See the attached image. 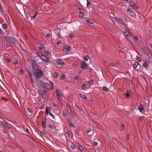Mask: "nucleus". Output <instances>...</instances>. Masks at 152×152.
<instances>
[{
	"mask_svg": "<svg viewBox=\"0 0 152 152\" xmlns=\"http://www.w3.org/2000/svg\"><path fill=\"white\" fill-rule=\"evenodd\" d=\"M115 21L113 20L114 23H117L118 25H117V26L119 28L122 29L123 28L126 29L127 28L126 24L124 23L122 19H120L119 17H116L115 20Z\"/></svg>",
	"mask_w": 152,
	"mask_h": 152,
	"instance_id": "f257e3e1",
	"label": "nucleus"
},
{
	"mask_svg": "<svg viewBox=\"0 0 152 152\" xmlns=\"http://www.w3.org/2000/svg\"><path fill=\"white\" fill-rule=\"evenodd\" d=\"M43 87L48 89V90H53L54 88L53 85V83L51 82L50 83V84L44 83L43 84Z\"/></svg>",
	"mask_w": 152,
	"mask_h": 152,
	"instance_id": "f03ea898",
	"label": "nucleus"
},
{
	"mask_svg": "<svg viewBox=\"0 0 152 152\" xmlns=\"http://www.w3.org/2000/svg\"><path fill=\"white\" fill-rule=\"evenodd\" d=\"M56 97L59 102L61 101L60 97L62 98L63 97V94L61 90H58V89L56 90Z\"/></svg>",
	"mask_w": 152,
	"mask_h": 152,
	"instance_id": "7ed1b4c3",
	"label": "nucleus"
},
{
	"mask_svg": "<svg viewBox=\"0 0 152 152\" xmlns=\"http://www.w3.org/2000/svg\"><path fill=\"white\" fill-rule=\"evenodd\" d=\"M35 75L38 78L41 77L44 75L43 72L40 69L36 71L35 72Z\"/></svg>",
	"mask_w": 152,
	"mask_h": 152,
	"instance_id": "20e7f679",
	"label": "nucleus"
},
{
	"mask_svg": "<svg viewBox=\"0 0 152 152\" xmlns=\"http://www.w3.org/2000/svg\"><path fill=\"white\" fill-rule=\"evenodd\" d=\"M31 65L33 69V70L34 71H36L40 69V68L39 67L38 65L34 61H33L32 62Z\"/></svg>",
	"mask_w": 152,
	"mask_h": 152,
	"instance_id": "39448f33",
	"label": "nucleus"
},
{
	"mask_svg": "<svg viewBox=\"0 0 152 152\" xmlns=\"http://www.w3.org/2000/svg\"><path fill=\"white\" fill-rule=\"evenodd\" d=\"M0 123L4 128H6L9 130L11 129V127L10 125L8 124L5 122L1 121H0Z\"/></svg>",
	"mask_w": 152,
	"mask_h": 152,
	"instance_id": "423d86ee",
	"label": "nucleus"
},
{
	"mask_svg": "<svg viewBox=\"0 0 152 152\" xmlns=\"http://www.w3.org/2000/svg\"><path fill=\"white\" fill-rule=\"evenodd\" d=\"M151 62L148 60H145L143 65V67L145 68L148 67Z\"/></svg>",
	"mask_w": 152,
	"mask_h": 152,
	"instance_id": "0eeeda50",
	"label": "nucleus"
},
{
	"mask_svg": "<svg viewBox=\"0 0 152 152\" xmlns=\"http://www.w3.org/2000/svg\"><path fill=\"white\" fill-rule=\"evenodd\" d=\"M66 107L67 110L69 115L70 116H73V114L72 113L69 105L66 104Z\"/></svg>",
	"mask_w": 152,
	"mask_h": 152,
	"instance_id": "6e6552de",
	"label": "nucleus"
},
{
	"mask_svg": "<svg viewBox=\"0 0 152 152\" xmlns=\"http://www.w3.org/2000/svg\"><path fill=\"white\" fill-rule=\"evenodd\" d=\"M132 38L134 40V42L136 43H139L140 42V40L138 38V36H134L132 35L131 36Z\"/></svg>",
	"mask_w": 152,
	"mask_h": 152,
	"instance_id": "1a4fd4ad",
	"label": "nucleus"
},
{
	"mask_svg": "<svg viewBox=\"0 0 152 152\" xmlns=\"http://www.w3.org/2000/svg\"><path fill=\"white\" fill-rule=\"evenodd\" d=\"M127 12L131 15L134 17L136 16V14L135 12L130 9H128L127 10Z\"/></svg>",
	"mask_w": 152,
	"mask_h": 152,
	"instance_id": "9d476101",
	"label": "nucleus"
},
{
	"mask_svg": "<svg viewBox=\"0 0 152 152\" xmlns=\"http://www.w3.org/2000/svg\"><path fill=\"white\" fill-rule=\"evenodd\" d=\"M80 68L83 70L86 69H87L86 63L84 61H82Z\"/></svg>",
	"mask_w": 152,
	"mask_h": 152,
	"instance_id": "9b49d317",
	"label": "nucleus"
},
{
	"mask_svg": "<svg viewBox=\"0 0 152 152\" xmlns=\"http://www.w3.org/2000/svg\"><path fill=\"white\" fill-rule=\"evenodd\" d=\"M71 48L69 46H66L63 49V51L64 53H68L71 50Z\"/></svg>",
	"mask_w": 152,
	"mask_h": 152,
	"instance_id": "f8f14e48",
	"label": "nucleus"
},
{
	"mask_svg": "<svg viewBox=\"0 0 152 152\" xmlns=\"http://www.w3.org/2000/svg\"><path fill=\"white\" fill-rule=\"evenodd\" d=\"M56 64L58 65H60L61 66H63L65 64V63L61 59H59L57 60L56 62Z\"/></svg>",
	"mask_w": 152,
	"mask_h": 152,
	"instance_id": "ddd939ff",
	"label": "nucleus"
},
{
	"mask_svg": "<svg viewBox=\"0 0 152 152\" xmlns=\"http://www.w3.org/2000/svg\"><path fill=\"white\" fill-rule=\"evenodd\" d=\"M66 134H67V136L70 139H72L73 137V135L71 131L68 130L66 132Z\"/></svg>",
	"mask_w": 152,
	"mask_h": 152,
	"instance_id": "4468645a",
	"label": "nucleus"
},
{
	"mask_svg": "<svg viewBox=\"0 0 152 152\" xmlns=\"http://www.w3.org/2000/svg\"><path fill=\"white\" fill-rule=\"evenodd\" d=\"M130 4L131 7H132L133 9H138V6L133 1H131Z\"/></svg>",
	"mask_w": 152,
	"mask_h": 152,
	"instance_id": "2eb2a0df",
	"label": "nucleus"
},
{
	"mask_svg": "<svg viewBox=\"0 0 152 152\" xmlns=\"http://www.w3.org/2000/svg\"><path fill=\"white\" fill-rule=\"evenodd\" d=\"M46 119L45 118H43L42 120V125L43 128H45L46 127Z\"/></svg>",
	"mask_w": 152,
	"mask_h": 152,
	"instance_id": "dca6fc26",
	"label": "nucleus"
},
{
	"mask_svg": "<svg viewBox=\"0 0 152 152\" xmlns=\"http://www.w3.org/2000/svg\"><path fill=\"white\" fill-rule=\"evenodd\" d=\"M124 35L125 37H129L131 36V34L129 31H126L124 32Z\"/></svg>",
	"mask_w": 152,
	"mask_h": 152,
	"instance_id": "f3484780",
	"label": "nucleus"
},
{
	"mask_svg": "<svg viewBox=\"0 0 152 152\" xmlns=\"http://www.w3.org/2000/svg\"><path fill=\"white\" fill-rule=\"evenodd\" d=\"M138 108H139V111L141 113L144 112V107L142 104L139 105L138 106Z\"/></svg>",
	"mask_w": 152,
	"mask_h": 152,
	"instance_id": "a211bd4d",
	"label": "nucleus"
},
{
	"mask_svg": "<svg viewBox=\"0 0 152 152\" xmlns=\"http://www.w3.org/2000/svg\"><path fill=\"white\" fill-rule=\"evenodd\" d=\"M45 113L46 114H49V115L51 113V110H50V107H46L45 108Z\"/></svg>",
	"mask_w": 152,
	"mask_h": 152,
	"instance_id": "6ab92c4d",
	"label": "nucleus"
},
{
	"mask_svg": "<svg viewBox=\"0 0 152 152\" xmlns=\"http://www.w3.org/2000/svg\"><path fill=\"white\" fill-rule=\"evenodd\" d=\"M42 58L46 62H48L50 60L49 58L45 55H44L42 56Z\"/></svg>",
	"mask_w": 152,
	"mask_h": 152,
	"instance_id": "aec40b11",
	"label": "nucleus"
},
{
	"mask_svg": "<svg viewBox=\"0 0 152 152\" xmlns=\"http://www.w3.org/2000/svg\"><path fill=\"white\" fill-rule=\"evenodd\" d=\"M86 21L88 24L89 25L92 24L93 23V20H91L87 19L86 20Z\"/></svg>",
	"mask_w": 152,
	"mask_h": 152,
	"instance_id": "412c9836",
	"label": "nucleus"
},
{
	"mask_svg": "<svg viewBox=\"0 0 152 152\" xmlns=\"http://www.w3.org/2000/svg\"><path fill=\"white\" fill-rule=\"evenodd\" d=\"M68 121L69 122V125L72 127H75V125L72 124L70 119L68 120Z\"/></svg>",
	"mask_w": 152,
	"mask_h": 152,
	"instance_id": "4be33fe9",
	"label": "nucleus"
},
{
	"mask_svg": "<svg viewBox=\"0 0 152 152\" xmlns=\"http://www.w3.org/2000/svg\"><path fill=\"white\" fill-rule=\"evenodd\" d=\"M45 97L43 96V95H42V97H41L40 102L42 103H43L45 102Z\"/></svg>",
	"mask_w": 152,
	"mask_h": 152,
	"instance_id": "5701e85b",
	"label": "nucleus"
},
{
	"mask_svg": "<svg viewBox=\"0 0 152 152\" xmlns=\"http://www.w3.org/2000/svg\"><path fill=\"white\" fill-rule=\"evenodd\" d=\"M139 63L137 62H134L133 63V66L134 68H136L138 65H139Z\"/></svg>",
	"mask_w": 152,
	"mask_h": 152,
	"instance_id": "b1692460",
	"label": "nucleus"
},
{
	"mask_svg": "<svg viewBox=\"0 0 152 152\" xmlns=\"http://www.w3.org/2000/svg\"><path fill=\"white\" fill-rule=\"evenodd\" d=\"M79 15L80 18H82L84 16V13L81 11H80L79 12Z\"/></svg>",
	"mask_w": 152,
	"mask_h": 152,
	"instance_id": "393cba45",
	"label": "nucleus"
},
{
	"mask_svg": "<svg viewBox=\"0 0 152 152\" xmlns=\"http://www.w3.org/2000/svg\"><path fill=\"white\" fill-rule=\"evenodd\" d=\"M2 27L3 29H6L7 28L8 26L6 23H4L2 25Z\"/></svg>",
	"mask_w": 152,
	"mask_h": 152,
	"instance_id": "a878e982",
	"label": "nucleus"
},
{
	"mask_svg": "<svg viewBox=\"0 0 152 152\" xmlns=\"http://www.w3.org/2000/svg\"><path fill=\"white\" fill-rule=\"evenodd\" d=\"M48 126L50 128L53 129H54L55 128V126L51 124H49L48 125Z\"/></svg>",
	"mask_w": 152,
	"mask_h": 152,
	"instance_id": "bb28decb",
	"label": "nucleus"
},
{
	"mask_svg": "<svg viewBox=\"0 0 152 152\" xmlns=\"http://www.w3.org/2000/svg\"><path fill=\"white\" fill-rule=\"evenodd\" d=\"M79 96L81 98H82L83 99H86L85 96L83 94H80Z\"/></svg>",
	"mask_w": 152,
	"mask_h": 152,
	"instance_id": "cd10ccee",
	"label": "nucleus"
},
{
	"mask_svg": "<svg viewBox=\"0 0 152 152\" xmlns=\"http://www.w3.org/2000/svg\"><path fill=\"white\" fill-rule=\"evenodd\" d=\"M88 58V56L87 55H86L84 56V59L85 61H87Z\"/></svg>",
	"mask_w": 152,
	"mask_h": 152,
	"instance_id": "c85d7f7f",
	"label": "nucleus"
},
{
	"mask_svg": "<svg viewBox=\"0 0 152 152\" xmlns=\"http://www.w3.org/2000/svg\"><path fill=\"white\" fill-rule=\"evenodd\" d=\"M39 49L41 50H43L45 49L42 45H40L39 46Z\"/></svg>",
	"mask_w": 152,
	"mask_h": 152,
	"instance_id": "c756f323",
	"label": "nucleus"
},
{
	"mask_svg": "<svg viewBox=\"0 0 152 152\" xmlns=\"http://www.w3.org/2000/svg\"><path fill=\"white\" fill-rule=\"evenodd\" d=\"M53 106L55 108H58L59 107L58 105L55 102H53Z\"/></svg>",
	"mask_w": 152,
	"mask_h": 152,
	"instance_id": "7c9ffc66",
	"label": "nucleus"
},
{
	"mask_svg": "<svg viewBox=\"0 0 152 152\" xmlns=\"http://www.w3.org/2000/svg\"><path fill=\"white\" fill-rule=\"evenodd\" d=\"M79 78V76H75L73 77V80L74 81L77 80Z\"/></svg>",
	"mask_w": 152,
	"mask_h": 152,
	"instance_id": "2f4dec72",
	"label": "nucleus"
},
{
	"mask_svg": "<svg viewBox=\"0 0 152 152\" xmlns=\"http://www.w3.org/2000/svg\"><path fill=\"white\" fill-rule=\"evenodd\" d=\"M71 147L73 149H75V145L73 143H72L71 144Z\"/></svg>",
	"mask_w": 152,
	"mask_h": 152,
	"instance_id": "473e14b6",
	"label": "nucleus"
},
{
	"mask_svg": "<svg viewBox=\"0 0 152 152\" xmlns=\"http://www.w3.org/2000/svg\"><path fill=\"white\" fill-rule=\"evenodd\" d=\"M78 148L79 149L82 151L83 152L84 151L83 148L81 146L79 145L78 146Z\"/></svg>",
	"mask_w": 152,
	"mask_h": 152,
	"instance_id": "72a5a7b5",
	"label": "nucleus"
},
{
	"mask_svg": "<svg viewBox=\"0 0 152 152\" xmlns=\"http://www.w3.org/2000/svg\"><path fill=\"white\" fill-rule=\"evenodd\" d=\"M102 88L104 90V91H109V89H108V88L104 86Z\"/></svg>",
	"mask_w": 152,
	"mask_h": 152,
	"instance_id": "f704fd0d",
	"label": "nucleus"
},
{
	"mask_svg": "<svg viewBox=\"0 0 152 152\" xmlns=\"http://www.w3.org/2000/svg\"><path fill=\"white\" fill-rule=\"evenodd\" d=\"M28 110L31 113H33L34 112L31 109V108H28Z\"/></svg>",
	"mask_w": 152,
	"mask_h": 152,
	"instance_id": "c9c22d12",
	"label": "nucleus"
},
{
	"mask_svg": "<svg viewBox=\"0 0 152 152\" xmlns=\"http://www.w3.org/2000/svg\"><path fill=\"white\" fill-rule=\"evenodd\" d=\"M0 12L1 14L3 13H4V10L1 6H0Z\"/></svg>",
	"mask_w": 152,
	"mask_h": 152,
	"instance_id": "e433bc0d",
	"label": "nucleus"
},
{
	"mask_svg": "<svg viewBox=\"0 0 152 152\" xmlns=\"http://www.w3.org/2000/svg\"><path fill=\"white\" fill-rule=\"evenodd\" d=\"M0 12L1 14L3 13H4V10L1 6H0Z\"/></svg>",
	"mask_w": 152,
	"mask_h": 152,
	"instance_id": "4c0bfd02",
	"label": "nucleus"
},
{
	"mask_svg": "<svg viewBox=\"0 0 152 152\" xmlns=\"http://www.w3.org/2000/svg\"><path fill=\"white\" fill-rule=\"evenodd\" d=\"M44 55L42 53H38V56H39L41 58H42V56Z\"/></svg>",
	"mask_w": 152,
	"mask_h": 152,
	"instance_id": "58836bf2",
	"label": "nucleus"
},
{
	"mask_svg": "<svg viewBox=\"0 0 152 152\" xmlns=\"http://www.w3.org/2000/svg\"><path fill=\"white\" fill-rule=\"evenodd\" d=\"M87 85L86 84H83L82 85V88L84 89L86 88Z\"/></svg>",
	"mask_w": 152,
	"mask_h": 152,
	"instance_id": "ea45409f",
	"label": "nucleus"
},
{
	"mask_svg": "<svg viewBox=\"0 0 152 152\" xmlns=\"http://www.w3.org/2000/svg\"><path fill=\"white\" fill-rule=\"evenodd\" d=\"M77 134L78 136H81V134L80 133V132L79 130H77Z\"/></svg>",
	"mask_w": 152,
	"mask_h": 152,
	"instance_id": "a19ab883",
	"label": "nucleus"
},
{
	"mask_svg": "<svg viewBox=\"0 0 152 152\" xmlns=\"http://www.w3.org/2000/svg\"><path fill=\"white\" fill-rule=\"evenodd\" d=\"M13 62L15 64H18V61L15 59L13 60Z\"/></svg>",
	"mask_w": 152,
	"mask_h": 152,
	"instance_id": "79ce46f5",
	"label": "nucleus"
},
{
	"mask_svg": "<svg viewBox=\"0 0 152 152\" xmlns=\"http://www.w3.org/2000/svg\"><path fill=\"white\" fill-rule=\"evenodd\" d=\"M53 76L54 77H57L58 76V74L57 73H54L53 74Z\"/></svg>",
	"mask_w": 152,
	"mask_h": 152,
	"instance_id": "37998d69",
	"label": "nucleus"
},
{
	"mask_svg": "<svg viewBox=\"0 0 152 152\" xmlns=\"http://www.w3.org/2000/svg\"><path fill=\"white\" fill-rule=\"evenodd\" d=\"M4 38H5V39L7 40H9V41H10V38H11L10 37H8V36H6L5 37H4Z\"/></svg>",
	"mask_w": 152,
	"mask_h": 152,
	"instance_id": "c03bdc74",
	"label": "nucleus"
},
{
	"mask_svg": "<svg viewBox=\"0 0 152 152\" xmlns=\"http://www.w3.org/2000/svg\"><path fill=\"white\" fill-rule=\"evenodd\" d=\"M137 60L139 62H140L141 61V59L139 57L137 56L136 58Z\"/></svg>",
	"mask_w": 152,
	"mask_h": 152,
	"instance_id": "a18cd8bd",
	"label": "nucleus"
},
{
	"mask_svg": "<svg viewBox=\"0 0 152 152\" xmlns=\"http://www.w3.org/2000/svg\"><path fill=\"white\" fill-rule=\"evenodd\" d=\"M10 41H11V42H12L13 43H14L15 42V39H14L12 38L11 37V38H10Z\"/></svg>",
	"mask_w": 152,
	"mask_h": 152,
	"instance_id": "49530a36",
	"label": "nucleus"
},
{
	"mask_svg": "<svg viewBox=\"0 0 152 152\" xmlns=\"http://www.w3.org/2000/svg\"><path fill=\"white\" fill-rule=\"evenodd\" d=\"M65 78L64 75H62L60 77V78L61 80H64Z\"/></svg>",
	"mask_w": 152,
	"mask_h": 152,
	"instance_id": "de8ad7c7",
	"label": "nucleus"
},
{
	"mask_svg": "<svg viewBox=\"0 0 152 152\" xmlns=\"http://www.w3.org/2000/svg\"><path fill=\"white\" fill-rule=\"evenodd\" d=\"M91 4V3L90 2H89V1L88 0H87V3L86 4L87 7H88V6H89Z\"/></svg>",
	"mask_w": 152,
	"mask_h": 152,
	"instance_id": "09e8293b",
	"label": "nucleus"
},
{
	"mask_svg": "<svg viewBox=\"0 0 152 152\" xmlns=\"http://www.w3.org/2000/svg\"><path fill=\"white\" fill-rule=\"evenodd\" d=\"M45 54L46 56H48L49 54V51H46L45 52Z\"/></svg>",
	"mask_w": 152,
	"mask_h": 152,
	"instance_id": "8fccbe9b",
	"label": "nucleus"
},
{
	"mask_svg": "<svg viewBox=\"0 0 152 152\" xmlns=\"http://www.w3.org/2000/svg\"><path fill=\"white\" fill-rule=\"evenodd\" d=\"M37 14V12H36L35 13V15L33 16L32 17V18L34 19H35L36 17Z\"/></svg>",
	"mask_w": 152,
	"mask_h": 152,
	"instance_id": "3c124183",
	"label": "nucleus"
},
{
	"mask_svg": "<svg viewBox=\"0 0 152 152\" xmlns=\"http://www.w3.org/2000/svg\"><path fill=\"white\" fill-rule=\"evenodd\" d=\"M29 75H30V79H31V80L32 81H32H33V78L32 77V76L31 74V73H30Z\"/></svg>",
	"mask_w": 152,
	"mask_h": 152,
	"instance_id": "603ef678",
	"label": "nucleus"
},
{
	"mask_svg": "<svg viewBox=\"0 0 152 152\" xmlns=\"http://www.w3.org/2000/svg\"><path fill=\"white\" fill-rule=\"evenodd\" d=\"M126 97H128L130 96V93L129 92H127L126 93Z\"/></svg>",
	"mask_w": 152,
	"mask_h": 152,
	"instance_id": "864d4df0",
	"label": "nucleus"
},
{
	"mask_svg": "<svg viewBox=\"0 0 152 152\" xmlns=\"http://www.w3.org/2000/svg\"><path fill=\"white\" fill-rule=\"evenodd\" d=\"M93 83V81L92 80H90L89 81L88 83L91 85H92Z\"/></svg>",
	"mask_w": 152,
	"mask_h": 152,
	"instance_id": "5fc2aeb1",
	"label": "nucleus"
},
{
	"mask_svg": "<svg viewBox=\"0 0 152 152\" xmlns=\"http://www.w3.org/2000/svg\"><path fill=\"white\" fill-rule=\"evenodd\" d=\"M61 43V42L60 41H57L56 42V44L57 45H59Z\"/></svg>",
	"mask_w": 152,
	"mask_h": 152,
	"instance_id": "6e6d98bb",
	"label": "nucleus"
},
{
	"mask_svg": "<svg viewBox=\"0 0 152 152\" xmlns=\"http://www.w3.org/2000/svg\"><path fill=\"white\" fill-rule=\"evenodd\" d=\"M20 73L21 75H23L24 74V72L22 69H20Z\"/></svg>",
	"mask_w": 152,
	"mask_h": 152,
	"instance_id": "4d7b16f0",
	"label": "nucleus"
},
{
	"mask_svg": "<svg viewBox=\"0 0 152 152\" xmlns=\"http://www.w3.org/2000/svg\"><path fill=\"white\" fill-rule=\"evenodd\" d=\"M0 32L2 34H4L5 33L0 28Z\"/></svg>",
	"mask_w": 152,
	"mask_h": 152,
	"instance_id": "13d9d810",
	"label": "nucleus"
},
{
	"mask_svg": "<svg viewBox=\"0 0 152 152\" xmlns=\"http://www.w3.org/2000/svg\"><path fill=\"white\" fill-rule=\"evenodd\" d=\"M50 115L54 119H56V118L54 116V115L52 114L51 113H50Z\"/></svg>",
	"mask_w": 152,
	"mask_h": 152,
	"instance_id": "bf43d9fd",
	"label": "nucleus"
},
{
	"mask_svg": "<svg viewBox=\"0 0 152 152\" xmlns=\"http://www.w3.org/2000/svg\"><path fill=\"white\" fill-rule=\"evenodd\" d=\"M77 110H78V111H79L80 112H82V109L80 107H78L77 108Z\"/></svg>",
	"mask_w": 152,
	"mask_h": 152,
	"instance_id": "052dcab7",
	"label": "nucleus"
},
{
	"mask_svg": "<svg viewBox=\"0 0 152 152\" xmlns=\"http://www.w3.org/2000/svg\"><path fill=\"white\" fill-rule=\"evenodd\" d=\"M91 129H88V130H87L86 132V133H89L90 132H91Z\"/></svg>",
	"mask_w": 152,
	"mask_h": 152,
	"instance_id": "680f3d73",
	"label": "nucleus"
},
{
	"mask_svg": "<svg viewBox=\"0 0 152 152\" xmlns=\"http://www.w3.org/2000/svg\"><path fill=\"white\" fill-rule=\"evenodd\" d=\"M6 60L8 62H10L11 61V60L9 58H6Z\"/></svg>",
	"mask_w": 152,
	"mask_h": 152,
	"instance_id": "e2e57ef3",
	"label": "nucleus"
},
{
	"mask_svg": "<svg viewBox=\"0 0 152 152\" xmlns=\"http://www.w3.org/2000/svg\"><path fill=\"white\" fill-rule=\"evenodd\" d=\"M98 145V142H95L94 141V145L95 146H96Z\"/></svg>",
	"mask_w": 152,
	"mask_h": 152,
	"instance_id": "0e129e2a",
	"label": "nucleus"
},
{
	"mask_svg": "<svg viewBox=\"0 0 152 152\" xmlns=\"http://www.w3.org/2000/svg\"><path fill=\"white\" fill-rule=\"evenodd\" d=\"M121 129L122 130H124V126L123 125H122L121 126Z\"/></svg>",
	"mask_w": 152,
	"mask_h": 152,
	"instance_id": "69168bd1",
	"label": "nucleus"
},
{
	"mask_svg": "<svg viewBox=\"0 0 152 152\" xmlns=\"http://www.w3.org/2000/svg\"><path fill=\"white\" fill-rule=\"evenodd\" d=\"M50 34L49 33H48V34H47L46 35V37H50Z\"/></svg>",
	"mask_w": 152,
	"mask_h": 152,
	"instance_id": "338daca9",
	"label": "nucleus"
},
{
	"mask_svg": "<svg viewBox=\"0 0 152 152\" xmlns=\"http://www.w3.org/2000/svg\"><path fill=\"white\" fill-rule=\"evenodd\" d=\"M73 36H74V34H71L70 35L69 37L70 38H71Z\"/></svg>",
	"mask_w": 152,
	"mask_h": 152,
	"instance_id": "774afa93",
	"label": "nucleus"
}]
</instances>
